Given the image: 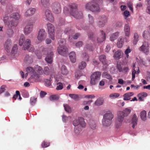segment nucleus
<instances>
[{"label": "nucleus", "mask_w": 150, "mask_h": 150, "mask_svg": "<svg viewBox=\"0 0 150 150\" xmlns=\"http://www.w3.org/2000/svg\"><path fill=\"white\" fill-rule=\"evenodd\" d=\"M135 68L132 69V80L133 81L135 77V74L138 75L140 72V71L139 69V68H138V69L136 71L135 69Z\"/></svg>", "instance_id": "obj_33"}, {"label": "nucleus", "mask_w": 150, "mask_h": 150, "mask_svg": "<svg viewBox=\"0 0 150 150\" xmlns=\"http://www.w3.org/2000/svg\"><path fill=\"white\" fill-rule=\"evenodd\" d=\"M34 23L33 22H31L25 27L24 31V33L25 34H28L31 32L33 27V26Z\"/></svg>", "instance_id": "obj_15"}, {"label": "nucleus", "mask_w": 150, "mask_h": 150, "mask_svg": "<svg viewBox=\"0 0 150 150\" xmlns=\"http://www.w3.org/2000/svg\"><path fill=\"white\" fill-rule=\"evenodd\" d=\"M131 51L132 50L130 49L129 47H128L127 49L125 50V54L126 55L127 58H128L129 56L128 54L129 53H130L131 52Z\"/></svg>", "instance_id": "obj_55"}, {"label": "nucleus", "mask_w": 150, "mask_h": 150, "mask_svg": "<svg viewBox=\"0 0 150 150\" xmlns=\"http://www.w3.org/2000/svg\"><path fill=\"white\" fill-rule=\"evenodd\" d=\"M123 15L125 16V19H126L130 15L129 12L128 11L126 10L124 12Z\"/></svg>", "instance_id": "obj_59"}, {"label": "nucleus", "mask_w": 150, "mask_h": 150, "mask_svg": "<svg viewBox=\"0 0 150 150\" xmlns=\"http://www.w3.org/2000/svg\"><path fill=\"white\" fill-rule=\"evenodd\" d=\"M149 45L148 42L144 41L142 45L139 47V50L143 52L146 54H147L149 52Z\"/></svg>", "instance_id": "obj_7"}, {"label": "nucleus", "mask_w": 150, "mask_h": 150, "mask_svg": "<svg viewBox=\"0 0 150 150\" xmlns=\"http://www.w3.org/2000/svg\"><path fill=\"white\" fill-rule=\"evenodd\" d=\"M139 36L138 34L135 33L134 34L133 43L134 45H136L137 42L138 40V38Z\"/></svg>", "instance_id": "obj_45"}, {"label": "nucleus", "mask_w": 150, "mask_h": 150, "mask_svg": "<svg viewBox=\"0 0 150 150\" xmlns=\"http://www.w3.org/2000/svg\"><path fill=\"white\" fill-rule=\"evenodd\" d=\"M102 0H92L91 1L87 3L85 6L87 10H88L93 12H99L100 8L97 2H102Z\"/></svg>", "instance_id": "obj_2"}, {"label": "nucleus", "mask_w": 150, "mask_h": 150, "mask_svg": "<svg viewBox=\"0 0 150 150\" xmlns=\"http://www.w3.org/2000/svg\"><path fill=\"white\" fill-rule=\"evenodd\" d=\"M69 57L70 60L73 63H75L76 61V55L75 52H71L69 54Z\"/></svg>", "instance_id": "obj_27"}, {"label": "nucleus", "mask_w": 150, "mask_h": 150, "mask_svg": "<svg viewBox=\"0 0 150 150\" xmlns=\"http://www.w3.org/2000/svg\"><path fill=\"white\" fill-rule=\"evenodd\" d=\"M35 9L32 8H30L26 11L25 16H29L34 14L35 11Z\"/></svg>", "instance_id": "obj_18"}, {"label": "nucleus", "mask_w": 150, "mask_h": 150, "mask_svg": "<svg viewBox=\"0 0 150 150\" xmlns=\"http://www.w3.org/2000/svg\"><path fill=\"white\" fill-rule=\"evenodd\" d=\"M69 96L71 98L74 99L75 100H78L79 96L77 94H70Z\"/></svg>", "instance_id": "obj_50"}, {"label": "nucleus", "mask_w": 150, "mask_h": 150, "mask_svg": "<svg viewBox=\"0 0 150 150\" xmlns=\"http://www.w3.org/2000/svg\"><path fill=\"white\" fill-rule=\"evenodd\" d=\"M42 9L45 11V13L46 17L45 19H47V15L46 14V7H47V0H41Z\"/></svg>", "instance_id": "obj_20"}, {"label": "nucleus", "mask_w": 150, "mask_h": 150, "mask_svg": "<svg viewBox=\"0 0 150 150\" xmlns=\"http://www.w3.org/2000/svg\"><path fill=\"white\" fill-rule=\"evenodd\" d=\"M57 86L56 88L57 90H60L63 88L62 84L61 83H58L57 84Z\"/></svg>", "instance_id": "obj_56"}, {"label": "nucleus", "mask_w": 150, "mask_h": 150, "mask_svg": "<svg viewBox=\"0 0 150 150\" xmlns=\"http://www.w3.org/2000/svg\"><path fill=\"white\" fill-rule=\"evenodd\" d=\"M48 7L50 8L52 10L53 12L55 13L58 14L61 11V6L59 3L58 2H55L52 3L51 6H48Z\"/></svg>", "instance_id": "obj_5"}, {"label": "nucleus", "mask_w": 150, "mask_h": 150, "mask_svg": "<svg viewBox=\"0 0 150 150\" xmlns=\"http://www.w3.org/2000/svg\"><path fill=\"white\" fill-rule=\"evenodd\" d=\"M31 41L29 39H27L25 42L23 48L24 50H28L31 45Z\"/></svg>", "instance_id": "obj_25"}, {"label": "nucleus", "mask_w": 150, "mask_h": 150, "mask_svg": "<svg viewBox=\"0 0 150 150\" xmlns=\"http://www.w3.org/2000/svg\"><path fill=\"white\" fill-rule=\"evenodd\" d=\"M125 116L123 112L122 111H119L118 112L117 120L120 122H123Z\"/></svg>", "instance_id": "obj_21"}, {"label": "nucleus", "mask_w": 150, "mask_h": 150, "mask_svg": "<svg viewBox=\"0 0 150 150\" xmlns=\"http://www.w3.org/2000/svg\"><path fill=\"white\" fill-rule=\"evenodd\" d=\"M61 73L63 75H66L68 73V71L66 66L64 65H62L61 69Z\"/></svg>", "instance_id": "obj_40"}, {"label": "nucleus", "mask_w": 150, "mask_h": 150, "mask_svg": "<svg viewBox=\"0 0 150 150\" xmlns=\"http://www.w3.org/2000/svg\"><path fill=\"white\" fill-rule=\"evenodd\" d=\"M123 23L122 21H118L116 23V26L117 27H120L122 26Z\"/></svg>", "instance_id": "obj_60"}, {"label": "nucleus", "mask_w": 150, "mask_h": 150, "mask_svg": "<svg viewBox=\"0 0 150 150\" xmlns=\"http://www.w3.org/2000/svg\"><path fill=\"white\" fill-rule=\"evenodd\" d=\"M103 102V99L102 98H99L97 99L95 102V104L98 106L102 105Z\"/></svg>", "instance_id": "obj_42"}, {"label": "nucleus", "mask_w": 150, "mask_h": 150, "mask_svg": "<svg viewBox=\"0 0 150 150\" xmlns=\"http://www.w3.org/2000/svg\"><path fill=\"white\" fill-rule=\"evenodd\" d=\"M49 9H50L49 7H47V20L52 22L53 21L54 18L50 10H48Z\"/></svg>", "instance_id": "obj_32"}, {"label": "nucleus", "mask_w": 150, "mask_h": 150, "mask_svg": "<svg viewBox=\"0 0 150 150\" xmlns=\"http://www.w3.org/2000/svg\"><path fill=\"white\" fill-rule=\"evenodd\" d=\"M86 66V63L84 62H82L79 64V68L80 69H83Z\"/></svg>", "instance_id": "obj_49"}, {"label": "nucleus", "mask_w": 150, "mask_h": 150, "mask_svg": "<svg viewBox=\"0 0 150 150\" xmlns=\"http://www.w3.org/2000/svg\"><path fill=\"white\" fill-rule=\"evenodd\" d=\"M40 49L42 50L41 52L39 50H36L35 52V54L37 56L38 59H40L42 54L46 55L47 54V49L46 48L43 47H41Z\"/></svg>", "instance_id": "obj_12"}, {"label": "nucleus", "mask_w": 150, "mask_h": 150, "mask_svg": "<svg viewBox=\"0 0 150 150\" xmlns=\"http://www.w3.org/2000/svg\"><path fill=\"white\" fill-rule=\"evenodd\" d=\"M122 54L121 50H119L115 52L113 57L116 59H118L121 57Z\"/></svg>", "instance_id": "obj_22"}, {"label": "nucleus", "mask_w": 150, "mask_h": 150, "mask_svg": "<svg viewBox=\"0 0 150 150\" xmlns=\"http://www.w3.org/2000/svg\"><path fill=\"white\" fill-rule=\"evenodd\" d=\"M89 124L90 128L93 130H95L96 129V125L95 121L92 120H90Z\"/></svg>", "instance_id": "obj_35"}, {"label": "nucleus", "mask_w": 150, "mask_h": 150, "mask_svg": "<svg viewBox=\"0 0 150 150\" xmlns=\"http://www.w3.org/2000/svg\"><path fill=\"white\" fill-rule=\"evenodd\" d=\"M74 13L76 15V17H74L76 19H79L83 18V14L81 12L79 11L78 10L76 11H75Z\"/></svg>", "instance_id": "obj_38"}, {"label": "nucleus", "mask_w": 150, "mask_h": 150, "mask_svg": "<svg viewBox=\"0 0 150 150\" xmlns=\"http://www.w3.org/2000/svg\"><path fill=\"white\" fill-rule=\"evenodd\" d=\"M103 117L105 118H106L107 120L112 121V120L113 117V116L111 112H109L103 115Z\"/></svg>", "instance_id": "obj_31"}, {"label": "nucleus", "mask_w": 150, "mask_h": 150, "mask_svg": "<svg viewBox=\"0 0 150 150\" xmlns=\"http://www.w3.org/2000/svg\"><path fill=\"white\" fill-rule=\"evenodd\" d=\"M25 38L23 35H22L21 36L20 39L19 41V45L21 46L23 44V43L24 42Z\"/></svg>", "instance_id": "obj_47"}, {"label": "nucleus", "mask_w": 150, "mask_h": 150, "mask_svg": "<svg viewBox=\"0 0 150 150\" xmlns=\"http://www.w3.org/2000/svg\"><path fill=\"white\" fill-rule=\"evenodd\" d=\"M101 75V73L99 71H96L93 73L91 76V84L92 85L95 84L100 79Z\"/></svg>", "instance_id": "obj_4"}, {"label": "nucleus", "mask_w": 150, "mask_h": 150, "mask_svg": "<svg viewBox=\"0 0 150 150\" xmlns=\"http://www.w3.org/2000/svg\"><path fill=\"white\" fill-rule=\"evenodd\" d=\"M46 32L44 29L40 30L37 37L38 40L40 42L44 40L46 38Z\"/></svg>", "instance_id": "obj_11"}, {"label": "nucleus", "mask_w": 150, "mask_h": 150, "mask_svg": "<svg viewBox=\"0 0 150 150\" xmlns=\"http://www.w3.org/2000/svg\"><path fill=\"white\" fill-rule=\"evenodd\" d=\"M86 47L89 51H93L94 49V47L92 46L89 44L86 45Z\"/></svg>", "instance_id": "obj_58"}, {"label": "nucleus", "mask_w": 150, "mask_h": 150, "mask_svg": "<svg viewBox=\"0 0 150 150\" xmlns=\"http://www.w3.org/2000/svg\"><path fill=\"white\" fill-rule=\"evenodd\" d=\"M73 123L75 127L82 126L83 127H85L86 125L83 118L82 117H79L78 119H75Z\"/></svg>", "instance_id": "obj_10"}, {"label": "nucleus", "mask_w": 150, "mask_h": 150, "mask_svg": "<svg viewBox=\"0 0 150 150\" xmlns=\"http://www.w3.org/2000/svg\"><path fill=\"white\" fill-rule=\"evenodd\" d=\"M101 36L100 38L97 39V42L98 43H101L105 40L106 38L105 33L103 30L101 31Z\"/></svg>", "instance_id": "obj_17"}, {"label": "nucleus", "mask_w": 150, "mask_h": 150, "mask_svg": "<svg viewBox=\"0 0 150 150\" xmlns=\"http://www.w3.org/2000/svg\"><path fill=\"white\" fill-rule=\"evenodd\" d=\"M122 122L118 121L117 120L115 123V126L116 128L117 129H119L122 126Z\"/></svg>", "instance_id": "obj_52"}, {"label": "nucleus", "mask_w": 150, "mask_h": 150, "mask_svg": "<svg viewBox=\"0 0 150 150\" xmlns=\"http://www.w3.org/2000/svg\"><path fill=\"white\" fill-rule=\"evenodd\" d=\"M103 77L111 81L112 79L111 75L108 73L105 72H103L102 74Z\"/></svg>", "instance_id": "obj_41"}, {"label": "nucleus", "mask_w": 150, "mask_h": 150, "mask_svg": "<svg viewBox=\"0 0 150 150\" xmlns=\"http://www.w3.org/2000/svg\"><path fill=\"white\" fill-rule=\"evenodd\" d=\"M131 111V109L129 108H126L122 111L123 112L124 115L125 116H128Z\"/></svg>", "instance_id": "obj_43"}, {"label": "nucleus", "mask_w": 150, "mask_h": 150, "mask_svg": "<svg viewBox=\"0 0 150 150\" xmlns=\"http://www.w3.org/2000/svg\"><path fill=\"white\" fill-rule=\"evenodd\" d=\"M69 10L67 7H65L64 8V13L66 15L70 14L73 17H76L74 12L78 10V5L75 3H70L68 5Z\"/></svg>", "instance_id": "obj_3"}, {"label": "nucleus", "mask_w": 150, "mask_h": 150, "mask_svg": "<svg viewBox=\"0 0 150 150\" xmlns=\"http://www.w3.org/2000/svg\"><path fill=\"white\" fill-rule=\"evenodd\" d=\"M103 21H98L97 22L98 25L99 27H103L105 25V23L107 22V17H105L103 18Z\"/></svg>", "instance_id": "obj_19"}, {"label": "nucleus", "mask_w": 150, "mask_h": 150, "mask_svg": "<svg viewBox=\"0 0 150 150\" xmlns=\"http://www.w3.org/2000/svg\"><path fill=\"white\" fill-rule=\"evenodd\" d=\"M12 45V42L10 39H7L5 42L4 46V48L8 52H9Z\"/></svg>", "instance_id": "obj_14"}, {"label": "nucleus", "mask_w": 150, "mask_h": 150, "mask_svg": "<svg viewBox=\"0 0 150 150\" xmlns=\"http://www.w3.org/2000/svg\"><path fill=\"white\" fill-rule=\"evenodd\" d=\"M138 95L143 98L146 97L148 95L145 92H142L139 93Z\"/></svg>", "instance_id": "obj_61"}, {"label": "nucleus", "mask_w": 150, "mask_h": 150, "mask_svg": "<svg viewBox=\"0 0 150 150\" xmlns=\"http://www.w3.org/2000/svg\"><path fill=\"white\" fill-rule=\"evenodd\" d=\"M138 119L136 115L135 114L133 115L132 119V127L134 129L135 126L137 124Z\"/></svg>", "instance_id": "obj_30"}, {"label": "nucleus", "mask_w": 150, "mask_h": 150, "mask_svg": "<svg viewBox=\"0 0 150 150\" xmlns=\"http://www.w3.org/2000/svg\"><path fill=\"white\" fill-rule=\"evenodd\" d=\"M120 96V94L117 93H114L111 94L109 96L112 99H114Z\"/></svg>", "instance_id": "obj_51"}, {"label": "nucleus", "mask_w": 150, "mask_h": 150, "mask_svg": "<svg viewBox=\"0 0 150 150\" xmlns=\"http://www.w3.org/2000/svg\"><path fill=\"white\" fill-rule=\"evenodd\" d=\"M8 17L6 16L4 18V21L6 25H7L9 28L7 29L6 34H7L8 37H11L14 33V32L12 28L13 27H16L18 24V23L16 21H14L12 20L10 21L9 22L8 21Z\"/></svg>", "instance_id": "obj_1"}, {"label": "nucleus", "mask_w": 150, "mask_h": 150, "mask_svg": "<svg viewBox=\"0 0 150 150\" xmlns=\"http://www.w3.org/2000/svg\"><path fill=\"white\" fill-rule=\"evenodd\" d=\"M46 93L45 92L41 91L40 93V96L41 98H43L46 95Z\"/></svg>", "instance_id": "obj_63"}, {"label": "nucleus", "mask_w": 150, "mask_h": 150, "mask_svg": "<svg viewBox=\"0 0 150 150\" xmlns=\"http://www.w3.org/2000/svg\"><path fill=\"white\" fill-rule=\"evenodd\" d=\"M26 71L27 72L30 74L31 79H34L35 80L38 79L40 77V74H37L34 69L31 67H29L27 68Z\"/></svg>", "instance_id": "obj_6"}, {"label": "nucleus", "mask_w": 150, "mask_h": 150, "mask_svg": "<svg viewBox=\"0 0 150 150\" xmlns=\"http://www.w3.org/2000/svg\"><path fill=\"white\" fill-rule=\"evenodd\" d=\"M88 17L89 18V22L90 24H92L94 22V19L93 17L90 14L88 15Z\"/></svg>", "instance_id": "obj_57"}, {"label": "nucleus", "mask_w": 150, "mask_h": 150, "mask_svg": "<svg viewBox=\"0 0 150 150\" xmlns=\"http://www.w3.org/2000/svg\"><path fill=\"white\" fill-rule=\"evenodd\" d=\"M106 118L103 117L102 120V124L104 126L108 127L111 125L112 123V121L107 120Z\"/></svg>", "instance_id": "obj_26"}, {"label": "nucleus", "mask_w": 150, "mask_h": 150, "mask_svg": "<svg viewBox=\"0 0 150 150\" xmlns=\"http://www.w3.org/2000/svg\"><path fill=\"white\" fill-rule=\"evenodd\" d=\"M116 67L117 69L120 72L122 71V66L120 63H117Z\"/></svg>", "instance_id": "obj_53"}, {"label": "nucleus", "mask_w": 150, "mask_h": 150, "mask_svg": "<svg viewBox=\"0 0 150 150\" xmlns=\"http://www.w3.org/2000/svg\"><path fill=\"white\" fill-rule=\"evenodd\" d=\"M57 51L59 54L62 56H65L68 53V49L67 47L64 45L59 46L58 47Z\"/></svg>", "instance_id": "obj_9"}, {"label": "nucleus", "mask_w": 150, "mask_h": 150, "mask_svg": "<svg viewBox=\"0 0 150 150\" xmlns=\"http://www.w3.org/2000/svg\"><path fill=\"white\" fill-rule=\"evenodd\" d=\"M85 127H83L82 126H77L75 127L74 131L75 133L77 134H79L81 132L82 128Z\"/></svg>", "instance_id": "obj_34"}, {"label": "nucleus", "mask_w": 150, "mask_h": 150, "mask_svg": "<svg viewBox=\"0 0 150 150\" xmlns=\"http://www.w3.org/2000/svg\"><path fill=\"white\" fill-rule=\"evenodd\" d=\"M53 48L52 47L48 48L47 49V63L51 64L52 62L53 53L52 51Z\"/></svg>", "instance_id": "obj_13"}, {"label": "nucleus", "mask_w": 150, "mask_h": 150, "mask_svg": "<svg viewBox=\"0 0 150 150\" xmlns=\"http://www.w3.org/2000/svg\"><path fill=\"white\" fill-rule=\"evenodd\" d=\"M99 60L102 62L104 65H105L107 64V61L106 56L105 55H100L99 57Z\"/></svg>", "instance_id": "obj_29"}, {"label": "nucleus", "mask_w": 150, "mask_h": 150, "mask_svg": "<svg viewBox=\"0 0 150 150\" xmlns=\"http://www.w3.org/2000/svg\"><path fill=\"white\" fill-rule=\"evenodd\" d=\"M24 61L28 63H31L33 62L32 58L29 55H26L24 59Z\"/></svg>", "instance_id": "obj_36"}, {"label": "nucleus", "mask_w": 150, "mask_h": 150, "mask_svg": "<svg viewBox=\"0 0 150 150\" xmlns=\"http://www.w3.org/2000/svg\"><path fill=\"white\" fill-rule=\"evenodd\" d=\"M59 97L58 95H52L49 97L50 100H56L59 99Z\"/></svg>", "instance_id": "obj_44"}, {"label": "nucleus", "mask_w": 150, "mask_h": 150, "mask_svg": "<svg viewBox=\"0 0 150 150\" xmlns=\"http://www.w3.org/2000/svg\"><path fill=\"white\" fill-rule=\"evenodd\" d=\"M119 34V32H116L112 34L110 37V40L112 41H114L118 38Z\"/></svg>", "instance_id": "obj_37"}, {"label": "nucleus", "mask_w": 150, "mask_h": 150, "mask_svg": "<svg viewBox=\"0 0 150 150\" xmlns=\"http://www.w3.org/2000/svg\"><path fill=\"white\" fill-rule=\"evenodd\" d=\"M47 30L49 37L52 40L54 39V28L53 25L50 23H47Z\"/></svg>", "instance_id": "obj_8"}, {"label": "nucleus", "mask_w": 150, "mask_h": 150, "mask_svg": "<svg viewBox=\"0 0 150 150\" xmlns=\"http://www.w3.org/2000/svg\"><path fill=\"white\" fill-rule=\"evenodd\" d=\"M64 106L65 111L68 112L70 113L71 112V110L70 107L67 104H64Z\"/></svg>", "instance_id": "obj_48"}, {"label": "nucleus", "mask_w": 150, "mask_h": 150, "mask_svg": "<svg viewBox=\"0 0 150 150\" xmlns=\"http://www.w3.org/2000/svg\"><path fill=\"white\" fill-rule=\"evenodd\" d=\"M149 33L148 31H144L143 33V36L145 38H147L149 36Z\"/></svg>", "instance_id": "obj_54"}, {"label": "nucleus", "mask_w": 150, "mask_h": 150, "mask_svg": "<svg viewBox=\"0 0 150 150\" xmlns=\"http://www.w3.org/2000/svg\"><path fill=\"white\" fill-rule=\"evenodd\" d=\"M140 116L142 120L144 121L146 120V112L144 110L142 111L140 114Z\"/></svg>", "instance_id": "obj_39"}, {"label": "nucleus", "mask_w": 150, "mask_h": 150, "mask_svg": "<svg viewBox=\"0 0 150 150\" xmlns=\"http://www.w3.org/2000/svg\"><path fill=\"white\" fill-rule=\"evenodd\" d=\"M129 68L128 67H125L122 69V72H123V73H126L127 72Z\"/></svg>", "instance_id": "obj_64"}, {"label": "nucleus", "mask_w": 150, "mask_h": 150, "mask_svg": "<svg viewBox=\"0 0 150 150\" xmlns=\"http://www.w3.org/2000/svg\"><path fill=\"white\" fill-rule=\"evenodd\" d=\"M134 95L133 92H129L125 93L123 95L124 98L123 100H129L131 98L130 97L133 96Z\"/></svg>", "instance_id": "obj_28"}, {"label": "nucleus", "mask_w": 150, "mask_h": 150, "mask_svg": "<svg viewBox=\"0 0 150 150\" xmlns=\"http://www.w3.org/2000/svg\"><path fill=\"white\" fill-rule=\"evenodd\" d=\"M18 50V47L17 45L16 44L14 45L11 51V53L12 54H16Z\"/></svg>", "instance_id": "obj_46"}, {"label": "nucleus", "mask_w": 150, "mask_h": 150, "mask_svg": "<svg viewBox=\"0 0 150 150\" xmlns=\"http://www.w3.org/2000/svg\"><path fill=\"white\" fill-rule=\"evenodd\" d=\"M124 42V38L122 37H120L118 40V42L117 43V46L119 48H121L123 45Z\"/></svg>", "instance_id": "obj_24"}, {"label": "nucleus", "mask_w": 150, "mask_h": 150, "mask_svg": "<svg viewBox=\"0 0 150 150\" xmlns=\"http://www.w3.org/2000/svg\"><path fill=\"white\" fill-rule=\"evenodd\" d=\"M21 16L18 13H15L11 14L10 15V18L9 19L8 18V21L10 22V21L12 20L14 21H16L17 22V21L16 20H18L20 18Z\"/></svg>", "instance_id": "obj_16"}, {"label": "nucleus", "mask_w": 150, "mask_h": 150, "mask_svg": "<svg viewBox=\"0 0 150 150\" xmlns=\"http://www.w3.org/2000/svg\"><path fill=\"white\" fill-rule=\"evenodd\" d=\"M18 95H19V91H16V94L14 95L13 97V98L15 100L18 97Z\"/></svg>", "instance_id": "obj_62"}, {"label": "nucleus", "mask_w": 150, "mask_h": 150, "mask_svg": "<svg viewBox=\"0 0 150 150\" xmlns=\"http://www.w3.org/2000/svg\"><path fill=\"white\" fill-rule=\"evenodd\" d=\"M124 30L125 35L129 36L130 34V28L128 23L125 25Z\"/></svg>", "instance_id": "obj_23"}]
</instances>
